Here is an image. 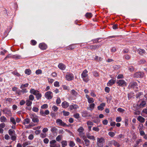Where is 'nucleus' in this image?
I'll list each match as a JSON object with an SVG mask.
<instances>
[{
    "label": "nucleus",
    "instance_id": "nucleus-18",
    "mask_svg": "<svg viewBox=\"0 0 147 147\" xmlns=\"http://www.w3.org/2000/svg\"><path fill=\"white\" fill-rule=\"evenodd\" d=\"M58 67L59 68L63 70L65 69V65L62 63L59 64Z\"/></svg>",
    "mask_w": 147,
    "mask_h": 147
},
{
    "label": "nucleus",
    "instance_id": "nucleus-52",
    "mask_svg": "<svg viewBox=\"0 0 147 147\" xmlns=\"http://www.w3.org/2000/svg\"><path fill=\"white\" fill-rule=\"evenodd\" d=\"M31 44L33 45H35L36 43V42L34 40H31Z\"/></svg>",
    "mask_w": 147,
    "mask_h": 147
},
{
    "label": "nucleus",
    "instance_id": "nucleus-63",
    "mask_svg": "<svg viewBox=\"0 0 147 147\" xmlns=\"http://www.w3.org/2000/svg\"><path fill=\"white\" fill-rule=\"evenodd\" d=\"M105 90L106 92L109 93L110 91V88L108 87H106L105 88Z\"/></svg>",
    "mask_w": 147,
    "mask_h": 147
},
{
    "label": "nucleus",
    "instance_id": "nucleus-54",
    "mask_svg": "<svg viewBox=\"0 0 147 147\" xmlns=\"http://www.w3.org/2000/svg\"><path fill=\"white\" fill-rule=\"evenodd\" d=\"M140 64L144 63L146 62V61L144 60H141L138 62Z\"/></svg>",
    "mask_w": 147,
    "mask_h": 147
},
{
    "label": "nucleus",
    "instance_id": "nucleus-43",
    "mask_svg": "<svg viewBox=\"0 0 147 147\" xmlns=\"http://www.w3.org/2000/svg\"><path fill=\"white\" fill-rule=\"evenodd\" d=\"M63 115L65 116H68L69 114V112H66L65 111H63Z\"/></svg>",
    "mask_w": 147,
    "mask_h": 147
},
{
    "label": "nucleus",
    "instance_id": "nucleus-45",
    "mask_svg": "<svg viewBox=\"0 0 147 147\" xmlns=\"http://www.w3.org/2000/svg\"><path fill=\"white\" fill-rule=\"evenodd\" d=\"M108 134L111 137H113L115 135V133L113 132H109Z\"/></svg>",
    "mask_w": 147,
    "mask_h": 147
},
{
    "label": "nucleus",
    "instance_id": "nucleus-1",
    "mask_svg": "<svg viewBox=\"0 0 147 147\" xmlns=\"http://www.w3.org/2000/svg\"><path fill=\"white\" fill-rule=\"evenodd\" d=\"M97 144L98 147H102L103 143L105 142V140L102 137L97 138Z\"/></svg>",
    "mask_w": 147,
    "mask_h": 147
},
{
    "label": "nucleus",
    "instance_id": "nucleus-48",
    "mask_svg": "<svg viewBox=\"0 0 147 147\" xmlns=\"http://www.w3.org/2000/svg\"><path fill=\"white\" fill-rule=\"evenodd\" d=\"M69 145L70 146L73 147L75 146V144L73 141H70V142Z\"/></svg>",
    "mask_w": 147,
    "mask_h": 147
},
{
    "label": "nucleus",
    "instance_id": "nucleus-46",
    "mask_svg": "<svg viewBox=\"0 0 147 147\" xmlns=\"http://www.w3.org/2000/svg\"><path fill=\"white\" fill-rule=\"evenodd\" d=\"M87 137L89 139H92L94 140H95V137L94 136H90L88 135L87 136Z\"/></svg>",
    "mask_w": 147,
    "mask_h": 147
},
{
    "label": "nucleus",
    "instance_id": "nucleus-42",
    "mask_svg": "<svg viewBox=\"0 0 147 147\" xmlns=\"http://www.w3.org/2000/svg\"><path fill=\"white\" fill-rule=\"evenodd\" d=\"M88 102L89 103H92L94 102L93 99L92 98H88Z\"/></svg>",
    "mask_w": 147,
    "mask_h": 147
},
{
    "label": "nucleus",
    "instance_id": "nucleus-55",
    "mask_svg": "<svg viewBox=\"0 0 147 147\" xmlns=\"http://www.w3.org/2000/svg\"><path fill=\"white\" fill-rule=\"evenodd\" d=\"M54 86L55 87H59V82L57 81L55 82L54 83Z\"/></svg>",
    "mask_w": 147,
    "mask_h": 147
},
{
    "label": "nucleus",
    "instance_id": "nucleus-3",
    "mask_svg": "<svg viewBox=\"0 0 147 147\" xmlns=\"http://www.w3.org/2000/svg\"><path fill=\"white\" fill-rule=\"evenodd\" d=\"M56 141L54 140L50 141V147H60L59 144H56Z\"/></svg>",
    "mask_w": 147,
    "mask_h": 147
},
{
    "label": "nucleus",
    "instance_id": "nucleus-64",
    "mask_svg": "<svg viewBox=\"0 0 147 147\" xmlns=\"http://www.w3.org/2000/svg\"><path fill=\"white\" fill-rule=\"evenodd\" d=\"M29 144L28 142H26L22 144V146L23 147H25L26 146L28 145Z\"/></svg>",
    "mask_w": 147,
    "mask_h": 147
},
{
    "label": "nucleus",
    "instance_id": "nucleus-22",
    "mask_svg": "<svg viewBox=\"0 0 147 147\" xmlns=\"http://www.w3.org/2000/svg\"><path fill=\"white\" fill-rule=\"evenodd\" d=\"M137 51L140 55H142L145 53V51L141 49H139Z\"/></svg>",
    "mask_w": 147,
    "mask_h": 147
},
{
    "label": "nucleus",
    "instance_id": "nucleus-53",
    "mask_svg": "<svg viewBox=\"0 0 147 147\" xmlns=\"http://www.w3.org/2000/svg\"><path fill=\"white\" fill-rule=\"evenodd\" d=\"M117 110L118 111L122 113L123 112L125 111V110L124 109H122L121 108H118L117 109Z\"/></svg>",
    "mask_w": 147,
    "mask_h": 147
},
{
    "label": "nucleus",
    "instance_id": "nucleus-27",
    "mask_svg": "<svg viewBox=\"0 0 147 147\" xmlns=\"http://www.w3.org/2000/svg\"><path fill=\"white\" fill-rule=\"evenodd\" d=\"M142 92H140L138 93L136 95V97L137 98H140L141 97V96H142Z\"/></svg>",
    "mask_w": 147,
    "mask_h": 147
},
{
    "label": "nucleus",
    "instance_id": "nucleus-12",
    "mask_svg": "<svg viewBox=\"0 0 147 147\" xmlns=\"http://www.w3.org/2000/svg\"><path fill=\"white\" fill-rule=\"evenodd\" d=\"M137 86V84L136 82H132L130 83L129 86L130 88H134Z\"/></svg>",
    "mask_w": 147,
    "mask_h": 147
},
{
    "label": "nucleus",
    "instance_id": "nucleus-58",
    "mask_svg": "<svg viewBox=\"0 0 147 147\" xmlns=\"http://www.w3.org/2000/svg\"><path fill=\"white\" fill-rule=\"evenodd\" d=\"M83 80L86 82H87L89 81V79L87 77H82Z\"/></svg>",
    "mask_w": 147,
    "mask_h": 147
},
{
    "label": "nucleus",
    "instance_id": "nucleus-39",
    "mask_svg": "<svg viewBox=\"0 0 147 147\" xmlns=\"http://www.w3.org/2000/svg\"><path fill=\"white\" fill-rule=\"evenodd\" d=\"M113 144L115 146H117V147L119 146V144L117 142L115 141V140H113Z\"/></svg>",
    "mask_w": 147,
    "mask_h": 147
},
{
    "label": "nucleus",
    "instance_id": "nucleus-40",
    "mask_svg": "<svg viewBox=\"0 0 147 147\" xmlns=\"http://www.w3.org/2000/svg\"><path fill=\"white\" fill-rule=\"evenodd\" d=\"M35 125V124H34V123H30L29 125L27 126V127L26 128L28 129H29L31 127H33Z\"/></svg>",
    "mask_w": 147,
    "mask_h": 147
},
{
    "label": "nucleus",
    "instance_id": "nucleus-30",
    "mask_svg": "<svg viewBox=\"0 0 147 147\" xmlns=\"http://www.w3.org/2000/svg\"><path fill=\"white\" fill-rule=\"evenodd\" d=\"M35 95L36 96V98L38 100L40 99L42 96L41 94L39 92H38V93Z\"/></svg>",
    "mask_w": 147,
    "mask_h": 147
},
{
    "label": "nucleus",
    "instance_id": "nucleus-14",
    "mask_svg": "<svg viewBox=\"0 0 147 147\" xmlns=\"http://www.w3.org/2000/svg\"><path fill=\"white\" fill-rule=\"evenodd\" d=\"M62 106L64 108H66L69 106V104L66 101H64L62 102Z\"/></svg>",
    "mask_w": 147,
    "mask_h": 147
},
{
    "label": "nucleus",
    "instance_id": "nucleus-49",
    "mask_svg": "<svg viewBox=\"0 0 147 147\" xmlns=\"http://www.w3.org/2000/svg\"><path fill=\"white\" fill-rule=\"evenodd\" d=\"M42 73V71L40 69H38L36 71V74H41Z\"/></svg>",
    "mask_w": 147,
    "mask_h": 147
},
{
    "label": "nucleus",
    "instance_id": "nucleus-13",
    "mask_svg": "<svg viewBox=\"0 0 147 147\" xmlns=\"http://www.w3.org/2000/svg\"><path fill=\"white\" fill-rule=\"evenodd\" d=\"M105 104L104 103H101L100 106L98 107V109L99 110L102 111L104 109L103 107L105 106Z\"/></svg>",
    "mask_w": 147,
    "mask_h": 147
},
{
    "label": "nucleus",
    "instance_id": "nucleus-20",
    "mask_svg": "<svg viewBox=\"0 0 147 147\" xmlns=\"http://www.w3.org/2000/svg\"><path fill=\"white\" fill-rule=\"evenodd\" d=\"M57 129L55 127H52L51 129V131L52 133H55L57 132Z\"/></svg>",
    "mask_w": 147,
    "mask_h": 147
},
{
    "label": "nucleus",
    "instance_id": "nucleus-24",
    "mask_svg": "<svg viewBox=\"0 0 147 147\" xmlns=\"http://www.w3.org/2000/svg\"><path fill=\"white\" fill-rule=\"evenodd\" d=\"M8 133L9 135L11 136L13 135V134L15 133V131L13 130L10 129L9 130Z\"/></svg>",
    "mask_w": 147,
    "mask_h": 147
},
{
    "label": "nucleus",
    "instance_id": "nucleus-31",
    "mask_svg": "<svg viewBox=\"0 0 147 147\" xmlns=\"http://www.w3.org/2000/svg\"><path fill=\"white\" fill-rule=\"evenodd\" d=\"M85 16L87 18H90L92 16V14L90 13H87Z\"/></svg>",
    "mask_w": 147,
    "mask_h": 147
},
{
    "label": "nucleus",
    "instance_id": "nucleus-56",
    "mask_svg": "<svg viewBox=\"0 0 147 147\" xmlns=\"http://www.w3.org/2000/svg\"><path fill=\"white\" fill-rule=\"evenodd\" d=\"M86 123H87V125H93V123L90 121H88Z\"/></svg>",
    "mask_w": 147,
    "mask_h": 147
},
{
    "label": "nucleus",
    "instance_id": "nucleus-28",
    "mask_svg": "<svg viewBox=\"0 0 147 147\" xmlns=\"http://www.w3.org/2000/svg\"><path fill=\"white\" fill-rule=\"evenodd\" d=\"M25 122H23L24 124H25V123L26 124H29L30 123V119L28 118H26L24 119Z\"/></svg>",
    "mask_w": 147,
    "mask_h": 147
},
{
    "label": "nucleus",
    "instance_id": "nucleus-4",
    "mask_svg": "<svg viewBox=\"0 0 147 147\" xmlns=\"http://www.w3.org/2000/svg\"><path fill=\"white\" fill-rule=\"evenodd\" d=\"M101 45H88L87 47L88 49L95 50L98 49L101 47Z\"/></svg>",
    "mask_w": 147,
    "mask_h": 147
},
{
    "label": "nucleus",
    "instance_id": "nucleus-34",
    "mask_svg": "<svg viewBox=\"0 0 147 147\" xmlns=\"http://www.w3.org/2000/svg\"><path fill=\"white\" fill-rule=\"evenodd\" d=\"M95 104L94 103H92L90 104V110L92 111L94 108Z\"/></svg>",
    "mask_w": 147,
    "mask_h": 147
},
{
    "label": "nucleus",
    "instance_id": "nucleus-15",
    "mask_svg": "<svg viewBox=\"0 0 147 147\" xmlns=\"http://www.w3.org/2000/svg\"><path fill=\"white\" fill-rule=\"evenodd\" d=\"M115 80H111L109 81L107 84V86H111L114 84L115 82Z\"/></svg>",
    "mask_w": 147,
    "mask_h": 147
},
{
    "label": "nucleus",
    "instance_id": "nucleus-37",
    "mask_svg": "<svg viewBox=\"0 0 147 147\" xmlns=\"http://www.w3.org/2000/svg\"><path fill=\"white\" fill-rule=\"evenodd\" d=\"M0 119L1 122H4L6 120V119L4 117L2 116L0 117Z\"/></svg>",
    "mask_w": 147,
    "mask_h": 147
},
{
    "label": "nucleus",
    "instance_id": "nucleus-19",
    "mask_svg": "<svg viewBox=\"0 0 147 147\" xmlns=\"http://www.w3.org/2000/svg\"><path fill=\"white\" fill-rule=\"evenodd\" d=\"M137 119L139 121L141 122H144L145 120V119L143 117L141 116H139L138 117Z\"/></svg>",
    "mask_w": 147,
    "mask_h": 147
},
{
    "label": "nucleus",
    "instance_id": "nucleus-60",
    "mask_svg": "<svg viewBox=\"0 0 147 147\" xmlns=\"http://www.w3.org/2000/svg\"><path fill=\"white\" fill-rule=\"evenodd\" d=\"M43 141L45 143L47 144L49 142V140L48 138H45L44 140Z\"/></svg>",
    "mask_w": 147,
    "mask_h": 147
},
{
    "label": "nucleus",
    "instance_id": "nucleus-8",
    "mask_svg": "<svg viewBox=\"0 0 147 147\" xmlns=\"http://www.w3.org/2000/svg\"><path fill=\"white\" fill-rule=\"evenodd\" d=\"M39 47L42 50H45L47 48V46L44 43H40L39 45Z\"/></svg>",
    "mask_w": 147,
    "mask_h": 147
},
{
    "label": "nucleus",
    "instance_id": "nucleus-57",
    "mask_svg": "<svg viewBox=\"0 0 147 147\" xmlns=\"http://www.w3.org/2000/svg\"><path fill=\"white\" fill-rule=\"evenodd\" d=\"M34 99V97L32 95H30L29 96V99L30 100H33Z\"/></svg>",
    "mask_w": 147,
    "mask_h": 147
},
{
    "label": "nucleus",
    "instance_id": "nucleus-44",
    "mask_svg": "<svg viewBox=\"0 0 147 147\" xmlns=\"http://www.w3.org/2000/svg\"><path fill=\"white\" fill-rule=\"evenodd\" d=\"M128 69L130 71H133L134 70V68L133 66H131L128 67Z\"/></svg>",
    "mask_w": 147,
    "mask_h": 147
},
{
    "label": "nucleus",
    "instance_id": "nucleus-10",
    "mask_svg": "<svg viewBox=\"0 0 147 147\" xmlns=\"http://www.w3.org/2000/svg\"><path fill=\"white\" fill-rule=\"evenodd\" d=\"M66 78L68 81H70L73 79L74 78V76L72 74H69L66 75Z\"/></svg>",
    "mask_w": 147,
    "mask_h": 147
},
{
    "label": "nucleus",
    "instance_id": "nucleus-2",
    "mask_svg": "<svg viewBox=\"0 0 147 147\" xmlns=\"http://www.w3.org/2000/svg\"><path fill=\"white\" fill-rule=\"evenodd\" d=\"M30 118L32 119V121L34 123H38L39 121V120L38 117L34 114H31L30 115Z\"/></svg>",
    "mask_w": 147,
    "mask_h": 147
},
{
    "label": "nucleus",
    "instance_id": "nucleus-33",
    "mask_svg": "<svg viewBox=\"0 0 147 147\" xmlns=\"http://www.w3.org/2000/svg\"><path fill=\"white\" fill-rule=\"evenodd\" d=\"M84 129L83 127H80L78 129L77 131L79 132V133H80L81 132H83L84 131Z\"/></svg>",
    "mask_w": 147,
    "mask_h": 147
},
{
    "label": "nucleus",
    "instance_id": "nucleus-25",
    "mask_svg": "<svg viewBox=\"0 0 147 147\" xmlns=\"http://www.w3.org/2000/svg\"><path fill=\"white\" fill-rule=\"evenodd\" d=\"M62 137V135H58L56 138V140L58 142L60 141L61 140Z\"/></svg>",
    "mask_w": 147,
    "mask_h": 147
},
{
    "label": "nucleus",
    "instance_id": "nucleus-51",
    "mask_svg": "<svg viewBox=\"0 0 147 147\" xmlns=\"http://www.w3.org/2000/svg\"><path fill=\"white\" fill-rule=\"evenodd\" d=\"M121 121V119L120 117H117L116 118V121L117 122H120Z\"/></svg>",
    "mask_w": 147,
    "mask_h": 147
},
{
    "label": "nucleus",
    "instance_id": "nucleus-59",
    "mask_svg": "<svg viewBox=\"0 0 147 147\" xmlns=\"http://www.w3.org/2000/svg\"><path fill=\"white\" fill-rule=\"evenodd\" d=\"M108 123V121L107 119H105L102 121V123L104 125H107Z\"/></svg>",
    "mask_w": 147,
    "mask_h": 147
},
{
    "label": "nucleus",
    "instance_id": "nucleus-9",
    "mask_svg": "<svg viewBox=\"0 0 147 147\" xmlns=\"http://www.w3.org/2000/svg\"><path fill=\"white\" fill-rule=\"evenodd\" d=\"M117 84L120 86H123L125 84V81L122 80H120L118 81L117 82Z\"/></svg>",
    "mask_w": 147,
    "mask_h": 147
},
{
    "label": "nucleus",
    "instance_id": "nucleus-41",
    "mask_svg": "<svg viewBox=\"0 0 147 147\" xmlns=\"http://www.w3.org/2000/svg\"><path fill=\"white\" fill-rule=\"evenodd\" d=\"M28 85V84L26 83L24 84H22L20 86L21 88H23L24 87H27Z\"/></svg>",
    "mask_w": 147,
    "mask_h": 147
},
{
    "label": "nucleus",
    "instance_id": "nucleus-47",
    "mask_svg": "<svg viewBox=\"0 0 147 147\" xmlns=\"http://www.w3.org/2000/svg\"><path fill=\"white\" fill-rule=\"evenodd\" d=\"M61 144L63 146H66L67 145V142L65 140H63L62 141Z\"/></svg>",
    "mask_w": 147,
    "mask_h": 147
},
{
    "label": "nucleus",
    "instance_id": "nucleus-11",
    "mask_svg": "<svg viewBox=\"0 0 147 147\" xmlns=\"http://www.w3.org/2000/svg\"><path fill=\"white\" fill-rule=\"evenodd\" d=\"M140 101H139L138 103V104L137 105H138L139 106L140 108L144 107L146 105V102L144 101H142L141 100V103L139 104V102Z\"/></svg>",
    "mask_w": 147,
    "mask_h": 147
},
{
    "label": "nucleus",
    "instance_id": "nucleus-29",
    "mask_svg": "<svg viewBox=\"0 0 147 147\" xmlns=\"http://www.w3.org/2000/svg\"><path fill=\"white\" fill-rule=\"evenodd\" d=\"M26 105L28 106H30L32 104V102L29 100H27L26 101Z\"/></svg>",
    "mask_w": 147,
    "mask_h": 147
},
{
    "label": "nucleus",
    "instance_id": "nucleus-21",
    "mask_svg": "<svg viewBox=\"0 0 147 147\" xmlns=\"http://www.w3.org/2000/svg\"><path fill=\"white\" fill-rule=\"evenodd\" d=\"M71 93L72 95L75 96H77L78 94V93L74 89L71 90Z\"/></svg>",
    "mask_w": 147,
    "mask_h": 147
},
{
    "label": "nucleus",
    "instance_id": "nucleus-7",
    "mask_svg": "<svg viewBox=\"0 0 147 147\" xmlns=\"http://www.w3.org/2000/svg\"><path fill=\"white\" fill-rule=\"evenodd\" d=\"M144 75V74L143 72H137L134 74V77L136 78H142Z\"/></svg>",
    "mask_w": 147,
    "mask_h": 147
},
{
    "label": "nucleus",
    "instance_id": "nucleus-5",
    "mask_svg": "<svg viewBox=\"0 0 147 147\" xmlns=\"http://www.w3.org/2000/svg\"><path fill=\"white\" fill-rule=\"evenodd\" d=\"M56 123L60 126L63 127L65 126H68V125H67L65 123L63 122L62 120L59 119H57L56 120Z\"/></svg>",
    "mask_w": 147,
    "mask_h": 147
},
{
    "label": "nucleus",
    "instance_id": "nucleus-32",
    "mask_svg": "<svg viewBox=\"0 0 147 147\" xmlns=\"http://www.w3.org/2000/svg\"><path fill=\"white\" fill-rule=\"evenodd\" d=\"M31 71L30 69H26L25 71V74L28 75H30L31 74Z\"/></svg>",
    "mask_w": 147,
    "mask_h": 147
},
{
    "label": "nucleus",
    "instance_id": "nucleus-17",
    "mask_svg": "<svg viewBox=\"0 0 147 147\" xmlns=\"http://www.w3.org/2000/svg\"><path fill=\"white\" fill-rule=\"evenodd\" d=\"M30 92L31 93L35 95L38 92H39V91L37 90H35L34 89H32L30 90Z\"/></svg>",
    "mask_w": 147,
    "mask_h": 147
},
{
    "label": "nucleus",
    "instance_id": "nucleus-23",
    "mask_svg": "<svg viewBox=\"0 0 147 147\" xmlns=\"http://www.w3.org/2000/svg\"><path fill=\"white\" fill-rule=\"evenodd\" d=\"M77 108L78 107L76 105H71L69 106V109L71 110H72L73 109H77Z\"/></svg>",
    "mask_w": 147,
    "mask_h": 147
},
{
    "label": "nucleus",
    "instance_id": "nucleus-61",
    "mask_svg": "<svg viewBox=\"0 0 147 147\" xmlns=\"http://www.w3.org/2000/svg\"><path fill=\"white\" fill-rule=\"evenodd\" d=\"M52 109L53 110L55 111H56L58 109V107L55 106H53L52 107Z\"/></svg>",
    "mask_w": 147,
    "mask_h": 147
},
{
    "label": "nucleus",
    "instance_id": "nucleus-26",
    "mask_svg": "<svg viewBox=\"0 0 147 147\" xmlns=\"http://www.w3.org/2000/svg\"><path fill=\"white\" fill-rule=\"evenodd\" d=\"M10 121L14 124L15 125L16 124V123L15 121V119L13 117H11L10 119Z\"/></svg>",
    "mask_w": 147,
    "mask_h": 147
},
{
    "label": "nucleus",
    "instance_id": "nucleus-35",
    "mask_svg": "<svg viewBox=\"0 0 147 147\" xmlns=\"http://www.w3.org/2000/svg\"><path fill=\"white\" fill-rule=\"evenodd\" d=\"M32 110L33 111L36 112H38L39 110L38 108L36 107H33L32 109Z\"/></svg>",
    "mask_w": 147,
    "mask_h": 147
},
{
    "label": "nucleus",
    "instance_id": "nucleus-50",
    "mask_svg": "<svg viewBox=\"0 0 147 147\" xmlns=\"http://www.w3.org/2000/svg\"><path fill=\"white\" fill-rule=\"evenodd\" d=\"M74 116L76 118L78 119L80 117L79 114L76 113L74 115Z\"/></svg>",
    "mask_w": 147,
    "mask_h": 147
},
{
    "label": "nucleus",
    "instance_id": "nucleus-6",
    "mask_svg": "<svg viewBox=\"0 0 147 147\" xmlns=\"http://www.w3.org/2000/svg\"><path fill=\"white\" fill-rule=\"evenodd\" d=\"M45 96L48 99H50L53 97V93L52 92L49 91L45 93Z\"/></svg>",
    "mask_w": 147,
    "mask_h": 147
},
{
    "label": "nucleus",
    "instance_id": "nucleus-36",
    "mask_svg": "<svg viewBox=\"0 0 147 147\" xmlns=\"http://www.w3.org/2000/svg\"><path fill=\"white\" fill-rule=\"evenodd\" d=\"M84 142L86 146H89L90 142L88 140H85Z\"/></svg>",
    "mask_w": 147,
    "mask_h": 147
},
{
    "label": "nucleus",
    "instance_id": "nucleus-62",
    "mask_svg": "<svg viewBox=\"0 0 147 147\" xmlns=\"http://www.w3.org/2000/svg\"><path fill=\"white\" fill-rule=\"evenodd\" d=\"M74 49V47H73L72 46H69L67 48L66 50H72Z\"/></svg>",
    "mask_w": 147,
    "mask_h": 147
},
{
    "label": "nucleus",
    "instance_id": "nucleus-16",
    "mask_svg": "<svg viewBox=\"0 0 147 147\" xmlns=\"http://www.w3.org/2000/svg\"><path fill=\"white\" fill-rule=\"evenodd\" d=\"M88 71L86 69L82 73L81 76L82 77H87L88 75L87 74Z\"/></svg>",
    "mask_w": 147,
    "mask_h": 147
},
{
    "label": "nucleus",
    "instance_id": "nucleus-38",
    "mask_svg": "<svg viewBox=\"0 0 147 147\" xmlns=\"http://www.w3.org/2000/svg\"><path fill=\"white\" fill-rule=\"evenodd\" d=\"M48 107V105L47 104H45L41 106V108L42 109H46Z\"/></svg>",
    "mask_w": 147,
    "mask_h": 147
}]
</instances>
